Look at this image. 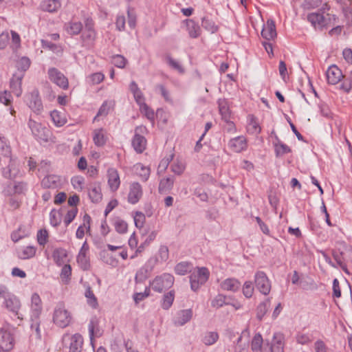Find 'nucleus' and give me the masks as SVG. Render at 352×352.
I'll use <instances>...</instances> for the list:
<instances>
[{
    "mask_svg": "<svg viewBox=\"0 0 352 352\" xmlns=\"http://www.w3.org/2000/svg\"><path fill=\"white\" fill-rule=\"evenodd\" d=\"M60 177L56 175H50L42 180V186L47 188H55L60 185Z\"/></svg>",
    "mask_w": 352,
    "mask_h": 352,
    "instance_id": "obj_17",
    "label": "nucleus"
},
{
    "mask_svg": "<svg viewBox=\"0 0 352 352\" xmlns=\"http://www.w3.org/2000/svg\"><path fill=\"white\" fill-rule=\"evenodd\" d=\"M108 186L111 192H116L120 186V177L118 170L113 167L109 168L107 171Z\"/></svg>",
    "mask_w": 352,
    "mask_h": 352,
    "instance_id": "obj_9",
    "label": "nucleus"
},
{
    "mask_svg": "<svg viewBox=\"0 0 352 352\" xmlns=\"http://www.w3.org/2000/svg\"><path fill=\"white\" fill-rule=\"evenodd\" d=\"M37 241L39 245H45L49 238V233L46 229H41L37 233Z\"/></svg>",
    "mask_w": 352,
    "mask_h": 352,
    "instance_id": "obj_44",
    "label": "nucleus"
},
{
    "mask_svg": "<svg viewBox=\"0 0 352 352\" xmlns=\"http://www.w3.org/2000/svg\"><path fill=\"white\" fill-rule=\"evenodd\" d=\"M30 65V60L26 57H22L16 63L18 72L13 74L10 81V87L13 93L19 96L21 94V80L23 77V72L27 70Z\"/></svg>",
    "mask_w": 352,
    "mask_h": 352,
    "instance_id": "obj_2",
    "label": "nucleus"
},
{
    "mask_svg": "<svg viewBox=\"0 0 352 352\" xmlns=\"http://www.w3.org/2000/svg\"><path fill=\"white\" fill-rule=\"evenodd\" d=\"M30 128L33 135L38 139L47 141L50 138V131L41 123L30 120L29 122Z\"/></svg>",
    "mask_w": 352,
    "mask_h": 352,
    "instance_id": "obj_7",
    "label": "nucleus"
},
{
    "mask_svg": "<svg viewBox=\"0 0 352 352\" xmlns=\"http://www.w3.org/2000/svg\"><path fill=\"white\" fill-rule=\"evenodd\" d=\"M82 345V339L79 335H74L72 337V342L69 346V352H80Z\"/></svg>",
    "mask_w": 352,
    "mask_h": 352,
    "instance_id": "obj_30",
    "label": "nucleus"
},
{
    "mask_svg": "<svg viewBox=\"0 0 352 352\" xmlns=\"http://www.w3.org/2000/svg\"><path fill=\"white\" fill-rule=\"evenodd\" d=\"M230 146L234 152L239 153L246 148V139L241 136L234 138L230 140Z\"/></svg>",
    "mask_w": 352,
    "mask_h": 352,
    "instance_id": "obj_18",
    "label": "nucleus"
},
{
    "mask_svg": "<svg viewBox=\"0 0 352 352\" xmlns=\"http://www.w3.org/2000/svg\"><path fill=\"white\" fill-rule=\"evenodd\" d=\"M142 195V189L141 186L138 183H133L129 189L128 195V201L135 204L138 203Z\"/></svg>",
    "mask_w": 352,
    "mask_h": 352,
    "instance_id": "obj_15",
    "label": "nucleus"
},
{
    "mask_svg": "<svg viewBox=\"0 0 352 352\" xmlns=\"http://www.w3.org/2000/svg\"><path fill=\"white\" fill-rule=\"evenodd\" d=\"M201 25L206 30L210 32L211 34L216 33L219 30V26L216 24V23L208 17H204L202 19Z\"/></svg>",
    "mask_w": 352,
    "mask_h": 352,
    "instance_id": "obj_26",
    "label": "nucleus"
},
{
    "mask_svg": "<svg viewBox=\"0 0 352 352\" xmlns=\"http://www.w3.org/2000/svg\"><path fill=\"white\" fill-rule=\"evenodd\" d=\"M185 168V163L180 160H176L174 162L171 166L172 170L177 175L182 174L184 171Z\"/></svg>",
    "mask_w": 352,
    "mask_h": 352,
    "instance_id": "obj_48",
    "label": "nucleus"
},
{
    "mask_svg": "<svg viewBox=\"0 0 352 352\" xmlns=\"http://www.w3.org/2000/svg\"><path fill=\"white\" fill-rule=\"evenodd\" d=\"M192 316L191 309H184L179 311L175 319V323L178 325H183L188 322Z\"/></svg>",
    "mask_w": 352,
    "mask_h": 352,
    "instance_id": "obj_19",
    "label": "nucleus"
},
{
    "mask_svg": "<svg viewBox=\"0 0 352 352\" xmlns=\"http://www.w3.org/2000/svg\"><path fill=\"white\" fill-rule=\"evenodd\" d=\"M157 236V233L155 232H152L148 236V238L146 239L145 242L140 245L138 249L137 252H141L143 251L144 246L148 245L151 241H153Z\"/></svg>",
    "mask_w": 352,
    "mask_h": 352,
    "instance_id": "obj_61",
    "label": "nucleus"
},
{
    "mask_svg": "<svg viewBox=\"0 0 352 352\" xmlns=\"http://www.w3.org/2000/svg\"><path fill=\"white\" fill-rule=\"evenodd\" d=\"M53 258L58 265H61L67 259V252L63 249H57L53 253Z\"/></svg>",
    "mask_w": 352,
    "mask_h": 352,
    "instance_id": "obj_33",
    "label": "nucleus"
},
{
    "mask_svg": "<svg viewBox=\"0 0 352 352\" xmlns=\"http://www.w3.org/2000/svg\"><path fill=\"white\" fill-rule=\"evenodd\" d=\"M10 41L8 32H3L0 34V49H4Z\"/></svg>",
    "mask_w": 352,
    "mask_h": 352,
    "instance_id": "obj_60",
    "label": "nucleus"
},
{
    "mask_svg": "<svg viewBox=\"0 0 352 352\" xmlns=\"http://www.w3.org/2000/svg\"><path fill=\"white\" fill-rule=\"evenodd\" d=\"M72 316L63 304H59L54 309V322L60 327H65L70 323Z\"/></svg>",
    "mask_w": 352,
    "mask_h": 352,
    "instance_id": "obj_4",
    "label": "nucleus"
},
{
    "mask_svg": "<svg viewBox=\"0 0 352 352\" xmlns=\"http://www.w3.org/2000/svg\"><path fill=\"white\" fill-rule=\"evenodd\" d=\"M115 228L118 232L124 234L127 232L128 224L123 220H118L115 223Z\"/></svg>",
    "mask_w": 352,
    "mask_h": 352,
    "instance_id": "obj_50",
    "label": "nucleus"
},
{
    "mask_svg": "<svg viewBox=\"0 0 352 352\" xmlns=\"http://www.w3.org/2000/svg\"><path fill=\"white\" fill-rule=\"evenodd\" d=\"M189 36L191 38H197L201 34V28L198 24L191 19L185 21Z\"/></svg>",
    "mask_w": 352,
    "mask_h": 352,
    "instance_id": "obj_21",
    "label": "nucleus"
},
{
    "mask_svg": "<svg viewBox=\"0 0 352 352\" xmlns=\"http://www.w3.org/2000/svg\"><path fill=\"white\" fill-rule=\"evenodd\" d=\"M25 190V186L22 182H14L8 186V194L9 195L21 194Z\"/></svg>",
    "mask_w": 352,
    "mask_h": 352,
    "instance_id": "obj_28",
    "label": "nucleus"
},
{
    "mask_svg": "<svg viewBox=\"0 0 352 352\" xmlns=\"http://www.w3.org/2000/svg\"><path fill=\"white\" fill-rule=\"evenodd\" d=\"M225 304V297L222 295L217 296L212 301V306L215 308L222 307Z\"/></svg>",
    "mask_w": 352,
    "mask_h": 352,
    "instance_id": "obj_57",
    "label": "nucleus"
},
{
    "mask_svg": "<svg viewBox=\"0 0 352 352\" xmlns=\"http://www.w3.org/2000/svg\"><path fill=\"white\" fill-rule=\"evenodd\" d=\"M60 6L58 0H45L42 2L41 6L43 10L52 12L58 10Z\"/></svg>",
    "mask_w": 352,
    "mask_h": 352,
    "instance_id": "obj_24",
    "label": "nucleus"
},
{
    "mask_svg": "<svg viewBox=\"0 0 352 352\" xmlns=\"http://www.w3.org/2000/svg\"><path fill=\"white\" fill-rule=\"evenodd\" d=\"M261 334H256L252 340L251 348L253 352H284L285 336L281 333H275L271 343L266 342L263 344Z\"/></svg>",
    "mask_w": 352,
    "mask_h": 352,
    "instance_id": "obj_1",
    "label": "nucleus"
},
{
    "mask_svg": "<svg viewBox=\"0 0 352 352\" xmlns=\"http://www.w3.org/2000/svg\"><path fill=\"white\" fill-rule=\"evenodd\" d=\"M201 284H204L208 278V271L206 268L202 267L198 269L197 277Z\"/></svg>",
    "mask_w": 352,
    "mask_h": 352,
    "instance_id": "obj_51",
    "label": "nucleus"
},
{
    "mask_svg": "<svg viewBox=\"0 0 352 352\" xmlns=\"http://www.w3.org/2000/svg\"><path fill=\"white\" fill-rule=\"evenodd\" d=\"M276 31L275 23L272 19H268L266 23L263 25L261 36L266 40H273L276 37Z\"/></svg>",
    "mask_w": 352,
    "mask_h": 352,
    "instance_id": "obj_13",
    "label": "nucleus"
},
{
    "mask_svg": "<svg viewBox=\"0 0 352 352\" xmlns=\"http://www.w3.org/2000/svg\"><path fill=\"white\" fill-rule=\"evenodd\" d=\"M6 307L10 311L15 314L16 316H18V318L22 320V315L19 313V310L21 308V302L20 300L14 296H9L5 301Z\"/></svg>",
    "mask_w": 352,
    "mask_h": 352,
    "instance_id": "obj_14",
    "label": "nucleus"
},
{
    "mask_svg": "<svg viewBox=\"0 0 352 352\" xmlns=\"http://www.w3.org/2000/svg\"><path fill=\"white\" fill-rule=\"evenodd\" d=\"M190 265L187 262H182L178 263L175 268L176 274L179 275H184L190 270Z\"/></svg>",
    "mask_w": 352,
    "mask_h": 352,
    "instance_id": "obj_42",
    "label": "nucleus"
},
{
    "mask_svg": "<svg viewBox=\"0 0 352 352\" xmlns=\"http://www.w3.org/2000/svg\"><path fill=\"white\" fill-rule=\"evenodd\" d=\"M85 296L87 298L88 303L93 307H96L97 305V300L94 296L93 292L90 288H88L85 292Z\"/></svg>",
    "mask_w": 352,
    "mask_h": 352,
    "instance_id": "obj_55",
    "label": "nucleus"
},
{
    "mask_svg": "<svg viewBox=\"0 0 352 352\" xmlns=\"http://www.w3.org/2000/svg\"><path fill=\"white\" fill-rule=\"evenodd\" d=\"M133 171L144 180H146L150 175V168L140 163L134 165Z\"/></svg>",
    "mask_w": 352,
    "mask_h": 352,
    "instance_id": "obj_27",
    "label": "nucleus"
},
{
    "mask_svg": "<svg viewBox=\"0 0 352 352\" xmlns=\"http://www.w3.org/2000/svg\"><path fill=\"white\" fill-rule=\"evenodd\" d=\"M72 274L71 266L68 264H65L62 268L60 273V278L63 282L67 283L69 280L70 276Z\"/></svg>",
    "mask_w": 352,
    "mask_h": 352,
    "instance_id": "obj_45",
    "label": "nucleus"
},
{
    "mask_svg": "<svg viewBox=\"0 0 352 352\" xmlns=\"http://www.w3.org/2000/svg\"><path fill=\"white\" fill-rule=\"evenodd\" d=\"M254 290L252 283L250 280L245 281L242 288L243 295L246 298H250L254 294Z\"/></svg>",
    "mask_w": 352,
    "mask_h": 352,
    "instance_id": "obj_46",
    "label": "nucleus"
},
{
    "mask_svg": "<svg viewBox=\"0 0 352 352\" xmlns=\"http://www.w3.org/2000/svg\"><path fill=\"white\" fill-rule=\"evenodd\" d=\"M174 183L173 177H168L161 179L159 185V190L160 192H166L172 188Z\"/></svg>",
    "mask_w": 352,
    "mask_h": 352,
    "instance_id": "obj_35",
    "label": "nucleus"
},
{
    "mask_svg": "<svg viewBox=\"0 0 352 352\" xmlns=\"http://www.w3.org/2000/svg\"><path fill=\"white\" fill-rule=\"evenodd\" d=\"M140 111L149 120H153L155 117L154 111L151 109L146 103L140 106Z\"/></svg>",
    "mask_w": 352,
    "mask_h": 352,
    "instance_id": "obj_49",
    "label": "nucleus"
},
{
    "mask_svg": "<svg viewBox=\"0 0 352 352\" xmlns=\"http://www.w3.org/2000/svg\"><path fill=\"white\" fill-rule=\"evenodd\" d=\"M14 346L12 335L6 331H0V352H7Z\"/></svg>",
    "mask_w": 352,
    "mask_h": 352,
    "instance_id": "obj_12",
    "label": "nucleus"
},
{
    "mask_svg": "<svg viewBox=\"0 0 352 352\" xmlns=\"http://www.w3.org/2000/svg\"><path fill=\"white\" fill-rule=\"evenodd\" d=\"M221 287L224 290L234 292L240 287V283L234 278H228L221 283Z\"/></svg>",
    "mask_w": 352,
    "mask_h": 352,
    "instance_id": "obj_29",
    "label": "nucleus"
},
{
    "mask_svg": "<svg viewBox=\"0 0 352 352\" xmlns=\"http://www.w3.org/2000/svg\"><path fill=\"white\" fill-rule=\"evenodd\" d=\"M150 294V289L148 288H146L144 292L142 293H135L134 294L133 298L136 303H138L140 301L144 300L145 298L148 297Z\"/></svg>",
    "mask_w": 352,
    "mask_h": 352,
    "instance_id": "obj_58",
    "label": "nucleus"
},
{
    "mask_svg": "<svg viewBox=\"0 0 352 352\" xmlns=\"http://www.w3.org/2000/svg\"><path fill=\"white\" fill-rule=\"evenodd\" d=\"M96 36V32L94 29V23L92 21H87L85 24V30L83 33V39L88 41H93Z\"/></svg>",
    "mask_w": 352,
    "mask_h": 352,
    "instance_id": "obj_23",
    "label": "nucleus"
},
{
    "mask_svg": "<svg viewBox=\"0 0 352 352\" xmlns=\"http://www.w3.org/2000/svg\"><path fill=\"white\" fill-rule=\"evenodd\" d=\"M167 61H168V65L171 67L176 69L177 71H178L180 73L184 72V69L182 68V67L179 65V63L177 60L173 59L172 58H168Z\"/></svg>",
    "mask_w": 352,
    "mask_h": 352,
    "instance_id": "obj_63",
    "label": "nucleus"
},
{
    "mask_svg": "<svg viewBox=\"0 0 352 352\" xmlns=\"http://www.w3.org/2000/svg\"><path fill=\"white\" fill-rule=\"evenodd\" d=\"M144 131H146V127L144 126H139L135 130L136 133L133 140L132 144L134 149L138 153H142L146 148V139L143 136L138 134V131L144 132Z\"/></svg>",
    "mask_w": 352,
    "mask_h": 352,
    "instance_id": "obj_11",
    "label": "nucleus"
},
{
    "mask_svg": "<svg viewBox=\"0 0 352 352\" xmlns=\"http://www.w3.org/2000/svg\"><path fill=\"white\" fill-rule=\"evenodd\" d=\"M29 107L36 112L42 109V102L37 94H32L29 98Z\"/></svg>",
    "mask_w": 352,
    "mask_h": 352,
    "instance_id": "obj_31",
    "label": "nucleus"
},
{
    "mask_svg": "<svg viewBox=\"0 0 352 352\" xmlns=\"http://www.w3.org/2000/svg\"><path fill=\"white\" fill-rule=\"evenodd\" d=\"M248 342L243 340V337L239 338L238 344L235 348V352H247L248 351Z\"/></svg>",
    "mask_w": 352,
    "mask_h": 352,
    "instance_id": "obj_54",
    "label": "nucleus"
},
{
    "mask_svg": "<svg viewBox=\"0 0 352 352\" xmlns=\"http://www.w3.org/2000/svg\"><path fill=\"white\" fill-rule=\"evenodd\" d=\"M49 78L51 81L56 84L63 89H67L69 87L68 79L56 68H51L48 71Z\"/></svg>",
    "mask_w": 352,
    "mask_h": 352,
    "instance_id": "obj_8",
    "label": "nucleus"
},
{
    "mask_svg": "<svg viewBox=\"0 0 352 352\" xmlns=\"http://www.w3.org/2000/svg\"><path fill=\"white\" fill-rule=\"evenodd\" d=\"M175 298V292L170 291L167 294L164 296L163 300L162 302V307L164 309H169L174 300Z\"/></svg>",
    "mask_w": 352,
    "mask_h": 352,
    "instance_id": "obj_38",
    "label": "nucleus"
},
{
    "mask_svg": "<svg viewBox=\"0 0 352 352\" xmlns=\"http://www.w3.org/2000/svg\"><path fill=\"white\" fill-rule=\"evenodd\" d=\"M276 152L277 155H283L290 152V148L283 144H277L276 145Z\"/></svg>",
    "mask_w": 352,
    "mask_h": 352,
    "instance_id": "obj_62",
    "label": "nucleus"
},
{
    "mask_svg": "<svg viewBox=\"0 0 352 352\" xmlns=\"http://www.w3.org/2000/svg\"><path fill=\"white\" fill-rule=\"evenodd\" d=\"M133 219L135 226L138 228H142L144 225L146 217L142 212L136 211L134 212Z\"/></svg>",
    "mask_w": 352,
    "mask_h": 352,
    "instance_id": "obj_41",
    "label": "nucleus"
},
{
    "mask_svg": "<svg viewBox=\"0 0 352 352\" xmlns=\"http://www.w3.org/2000/svg\"><path fill=\"white\" fill-rule=\"evenodd\" d=\"M307 19L315 28L320 30L333 25L336 21L333 15L329 14L324 15L316 12L309 14L307 16Z\"/></svg>",
    "mask_w": 352,
    "mask_h": 352,
    "instance_id": "obj_3",
    "label": "nucleus"
},
{
    "mask_svg": "<svg viewBox=\"0 0 352 352\" xmlns=\"http://www.w3.org/2000/svg\"><path fill=\"white\" fill-rule=\"evenodd\" d=\"M32 317L38 319L42 311V300L37 294H33L31 297Z\"/></svg>",
    "mask_w": 352,
    "mask_h": 352,
    "instance_id": "obj_16",
    "label": "nucleus"
},
{
    "mask_svg": "<svg viewBox=\"0 0 352 352\" xmlns=\"http://www.w3.org/2000/svg\"><path fill=\"white\" fill-rule=\"evenodd\" d=\"M311 341V338L309 335L305 333H300L297 336V342L301 344H305Z\"/></svg>",
    "mask_w": 352,
    "mask_h": 352,
    "instance_id": "obj_64",
    "label": "nucleus"
},
{
    "mask_svg": "<svg viewBox=\"0 0 352 352\" xmlns=\"http://www.w3.org/2000/svg\"><path fill=\"white\" fill-rule=\"evenodd\" d=\"M62 215L59 210H52L50 214V223L53 226H57L61 222Z\"/></svg>",
    "mask_w": 352,
    "mask_h": 352,
    "instance_id": "obj_40",
    "label": "nucleus"
},
{
    "mask_svg": "<svg viewBox=\"0 0 352 352\" xmlns=\"http://www.w3.org/2000/svg\"><path fill=\"white\" fill-rule=\"evenodd\" d=\"M219 338V335L216 332H206L202 338V341L206 345H211L215 343Z\"/></svg>",
    "mask_w": 352,
    "mask_h": 352,
    "instance_id": "obj_37",
    "label": "nucleus"
},
{
    "mask_svg": "<svg viewBox=\"0 0 352 352\" xmlns=\"http://www.w3.org/2000/svg\"><path fill=\"white\" fill-rule=\"evenodd\" d=\"M82 29V25L79 21H71L67 25V31L70 34H78Z\"/></svg>",
    "mask_w": 352,
    "mask_h": 352,
    "instance_id": "obj_36",
    "label": "nucleus"
},
{
    "mask_svg": "<svg viewBox=\"0 0 352 352\" xmlns=\"http://www.w3.org/2000/svg\"><path fill=\"white\" fill-rule=\"evenodd\" d=\"M90 220L91 218L88 214H85L83 217V225L78 227L76 231V237L82 239L85 235V230H89L90 228Z\"/></svg>",
    "mask_w": 352,
    "mask_h": 352,
    "instance_id": "obj_32",
    "label": "nucleus"
},
{
    "mask_svg": "<svg viewBox=\"0 0 352 352\" xmlns=\"http://www.w3.org/2000/svg\"><path fill=\"white\" fill-rule=\"evenodd\" d=\"M89 196L93 202L97 203L101 201L102 194L100 186L96 184L92 185L89 191Z\"/></svg>",
    "mask_w": 352,
    "mask_h": 352,
    "instance_id": "obj_25",
    "label": "nucleus"
},
{
    "mask_svg": "<svg viewBox=\"0 0 352 352\" xmlns=\"http://www.w3.org/2000/svg\"><path fill=\"white\" fill-rule=\"evenodd\" d=\"M219 112L226 121H228L230 118L231 112L229 107L225 102H219Z\"/></svg>",
    "mask_w": 352,
    "mask_h": 352,
    "instance_id": "obj_43",
    "label": "nucleus"
},
{
    "mask_svg": "<svg viewBox=\"0 0 352 352\" xmlns=\"http://www.w3.org/2000/svg\"><path fill=\"white\" fill-rule=\"evenodd\" d=\"M269 305V301L264 302L261 303L257 308V316L259 319H261L263 316L265 315L266 311H267V307Z\"/></svg>",
    "mask_w": 352,
    "mask_h": 352,
    "instance_id": "obj_56",
    "label": "nucleus"
},
{
    "mask_svg": "<svg viewBox=\"0 0 352 352\" xmlns=\"http://www.w3.org/2000/svg\"><path fill=\"white\" fill-rule=\"evenodd\" d=\"M127 63L126 59L121 55H116L112 57V63L118 68H124Z\"/></svg>",
    "mask_w": 352,
    "mask_h": 352,
    "instance_id": "obj_47",
    "label": "nucleus"
},
{
    "mask_svg": "<svg viewBox=\"0 0 352 352\" xmlns=\"http://www.w3.org/2000/svg\"><path fill=\"white\" fill-rule=\"evenodd\" d=\"M18 254L19 256L22 259L30 258L35 255L36 249L32 246H27L20 250Z\"/></svg>",
    "mask_w": 352,
    "mask_h": 352,
    "instance_id": "obj_34",
    "label": "nucleus"
},
{
    "mask_svg": "<svg viewBox=\"0 0 352 352\" xmlns=\"http://www.w3.org/2000/svg\"><path fill=\"white\" fill-rule=\"evenodd\" d=\"M174 283V277L170 274H164L157 276L151 283L153 289L157 292H162L163 290L172 287Z\"/></svg>",
    "mask_w": 352,
    "mask_h": 352,
    "instance_id": "obj_5",
    "label": "nucleus"
},
{
    "mask_svg": "<svg viewBox=\"0 0 352 352\" xmlns=\"http://www.w3.org/2000/svg\"><path fill=\"white\" fill-rule=\"evenodd\" d=\"M248 123L247 126L248 132L251 134H258L261 128L256 118L253 116H249L248 118Z\"/></svg>",
    "mask_w": 352,
    "mask_h": 352,
    "instance_id": "obj_22",
    "label": "nucleus"
},
{
    "mask_svg": "<svg viewBox=\"0 0 352 352\" xmlns=\"http://www.w3.org/2000/svg\"><path fill=\"white\" fill-rule=\"evenodd\" d=\"M255 285L257 289L263 294L267 295L271 289L270 280L263 272H257L255 274Z\"/></svg>",
    "mask_w": 352,
    "mask_h": 352,
    "instance_id": "obj_6",
    "label": "nucleus"
},
{
    "mask_svg": "<svg viewBox=\"0 0 352 352\" xmlns=\"http://www.w3.org/2000/svg\"><path fill=\"white\" fill-rule=\"evenodd\" d=\"M50 116L54 124L58 127L63 126L67 121L65 113L62 111L54 110Z\"/></svg>",
    "mask_w": 352,
    "mask_h": 352,
    "instance_id": "obj_20",
    "label": "nucleus"
},
{
    "mask_svg": "<svg viewBox=\"0 0 352 352\" xmlns=\"http://www.w3.org/2000/svg\"><path fill=\"white\" fill-rule=\"evenodd\" d=\"M72 184L75 189L81 190L83 188L84 179L82 177L76 176L72 179Z\"/></svg>",
    "mask_w": 352,
    "mask_h": 352,
    "instance_id": "obj_53",
    "label": "nucleus"
},
{
    "mask_svg": "<svg viewBox=\"0 0 352 352\" xmlns=\"http://www.w3.org/2000/svg\"><path fill=\"white\" fill-rule=\"evenodd\" d=\"M76 214L77 210L75 208H73L67 212L64 219V221L67 226L69 225L73 221V219L76 216Z\"/></svg>",
    "mask_w": 352,
    "mask_h": 352,
    "instance_id": "obj_59",
    "label": "nucleus"
},
{
    "mask_svg": "<svg viewBox=\"0 0 352 352\" xmlns=\"http://www.w3.org/2000/svg\"><path fill=\"white\" fill-rule=\"evenodd\" d=\"M94 141L97 146H103L105 144L106 138L102 129L94 131Z\"/></svg>",
    "mask_w": 352,
    "mask_h": 352,
    "instance_id": "obj_39",
    "label": "nucleus"
},
{
    "mask_svg": "<svg viewBox=\"0 0 352 352\" xmlns=\"http://www.w3.org/2000/svg\"><path fill=\"white\" fill-rule=\"evenodd\" d=\"M327 79L329 84L336 85L344 78L341 69L336 65H331L326 72Z\"/></svg>",
    "mask_w": 352,
    "mask_h": 352,
    "instance_id": "obj_10",
    "label": "nucleus"
},
{
    "mask_svg": "<svg viewBox=\"0 0 352 352\" xmlns=\"http://www.w3.org/2000/svg\"><path fill=\"white\" fill-rule=\"evenodd\" d=\"M89 78L92 85H97L103 81L104 76L102 73L97 72L90 75Z\"/></svg>",
    "mask_w": 352,
    "mask_h": 352,
    "instance_id": "obj_52",
    "label": "nucleus"
}]
</instances>
